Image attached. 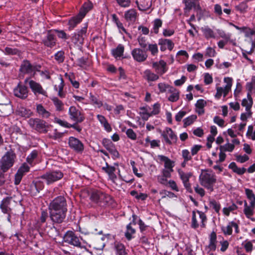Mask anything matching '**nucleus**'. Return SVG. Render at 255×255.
<instances>
[{
	"mask_svg": "<svg viewBox=\"0 0 255 255\" xmlns=\"http://www.w3.org/2000/svg\"><path fill=\"white\" fill-rule=\"evenodd\" d=\"M8 201L6 199H4L1 201L0 207L4 213H7L9 210Z\"/></svg>",
	"mask_w": 255,
	"mask_h": 255,
	"instance_id": "nucleus-55",
	"label": "nucleus"
},
{
	"mask_svg": "<svg viewBox=\"0 0 255 255\" xmlns=\"http://www.w3.org/2000/svg\"><path fill=\"white\" fill-rule=\"evenodd\" d=\"M15 96L20 99H25L28 96V90L26 86L18 84L13 90Z\"/></svg>",
	"mask_w": 255,
	"mask_h": 255,
	"instance_id": "nucleus-16",
	"label": "nucleus"
},
{
	"mask_svg": "<svg viewBox=\"0 0 255 255\" xmlns=\"http://www.w3.org/2000/svg\"><path fill=\"white\" fill-rule=\"evenodd\" d=\"M52 101L57 111H62L64 109V104L61 101L56 97L52 99Z\"/></svg>",
	"mask_w": 255,
	"mask_h": 255,
	"instance_id": "nucleus-47",
	"label": "nucleus"
},
{
	"mask_svg": "<svg viewBox=\"0 0 255 255\" xmlns=\"http://www.w3.org/2000/svg\"><path fill=\"white\" fill-rule=\"evenodd\" d=\"M253 100L252 98L251 93H248L247 97L243 99L242 102V106L245 107L246 111H251L253 106Z\"/></svg>",
	"mask_w": 255,
	"mask_h": 255,
	"instance_id": "nucleus-29",
	"label": "nucleus"
},
{
	"mask_svg": "<svg viewBox=\"0 0 255 255\" xmlns=\"http://www.w3.org/2000/svg\"><path fill=\"white\" fill-rule=\"evenodd\" d=\"M137 41L140 46L142 48H145L147 45L146 38L141 35L139 36Z\"/></svg>",
	"mask_w": 255,
	"mask_h": 255,
	"instance_id": "nucleus-61",
	"label": "nucleus"
},
{
	"mask_svg": "<svg viewBox=\"0 0 255 255\" xmlns=\"http://www.w3.org/2000/svg\"><path fill=\"white\" fill-rule=\"evenodd\" d=\"M137 13L135 9H130L125 13V18L127 21H134L136 19Z\"/></svg>",
	"mask_w": 255,
	"mask_h": 255,
	"instance_id": "nucleus-38",
	"label": "nucleus"
},
{
	"mask_svg": "<svg viewBox=\"0 0 255 255\" xmlns=\"http://www.w3.org/2000/svg\"><path fill=\"white\" fill-rule=\"evenodd\" d=\"M200 184L210 192L214 191V186L216 183V176L212 170H202L199 177Z\"/></svg>",
	"mask_w": 255,
	"mask_h": 255,
	"instance_id": "nucleus-1",
	"label": "nucleus"
},
{
	"mask_svg": "<svg viewBox=\"0 0 255 255\" xmlns=\"http://www.w3.org/2000/svg\"><path fill=\"white\" fill-rule=\"evenodd\" d=\"M207 218L205 214L201 212L197 211L196 212L193 211L192 212V227L196 229L199 227V220L201 223V226L203 227H205V222L206 221Z\"/></svg>",
	"mask_w": 255,
	"mask_h": 255,
	"instance_id": "nucleus-8",
	"label": "nucleus"
},
{
	"mask_svg": "<svg viewBox=\"0 0 255 255\" xmlns=\"http://www.w3.org/2000/svg\"><path fill=\"white\" fill-rule=\"evenodd\" d=\"M63 176V174L61 171L54 170L46 172L40 178L49 185L61 179Z\"/></svg>",
	"mask_w": 255,
	"mask_h": 255,
	"instance_id": "nucleus-4",
	"label": "nucleus"
},
{
	"mask_svg": "<svg viewBox=\"0 0 255 255\" xmlns=\"http://www.w3.org/2000/svg\"><path fill=\"white\" fill-rule=\"evenodd\" d=\"M162 21L159 18H156L153 21V32L155 34H157L159 32V28L161 27Z\"/></svg>",
	"mask_w": 255,
	"mask_h": 255,
	"instance_id": "nucleus-50",
	"label": "nucleus"
},
{
	"mask_svg": "<svg viewBox=\"0 0 255 255\" xmlns=\"http://www.w3.org/2000/svg\"><path fill=\"white\" fill-rule=\"evenodd\" d=\"M217 31L220 38H222L226 40H230L231 34L226 33L224 30L221 29H218Z\"/></svg>",
	"mask_w": 255,
	"mask_h": 255,
	"instance_id": "nucleus-54",
	"label": "nucleus"
},
{
	"mask_svg": "<svg viewBox=\"0 0 255 255\" xmlns=\"http://www.w3.org/2000/svg\"><path fill=\"white\" fill-rule=\"evenodd\" d=\"M64 53L62 51H58L54 55L55 59L59 63H62L64 60Z\"/></svg>",
	"mask_w": 255,
	"mask_h": 255,
	"instance_id": "nucleus-60",
	"label": "nucleus"
},
{
	"mask_svg": "<svg viewBox=\"0 0 255 255\" xmlns=\"http://www.w3.org/2000/svg\"><path fill=\"white\" fill-rule=\"evenodd\" d=\"M28 124L31 128L40 132H46V122L39 119H30Z\"/></svg>",
	"mask_w": 255,
	"mask_h": 255,
	"instance_id": "nucleus-10",
	"label": "nucleus"
},
{
	"mask_svg": "<svg viewBox=\"0 0 255 255\" xmlns=\"http://www.w3.org/2000/svg\"><path fill=\"white\" fill-rule=\"evenodd\" d=\"M253 113L251 111H246L245 113H242L241 115V120L243 122H246L248 119L250 118L252 116Z\"/></svg>",
	"mask_w": 255,
	"mask_h": 255,
	"instance_id": "nucleus-64",
	"label": "nucleus"
},
{
	"mask_svg": "<svg viewBox=\"0 0 255 255\" xmlns=\"http://www.w3.org/2000/svg\"><path fill=\"white\" fill-rule=\"evenodd\" d=\"M69 114L70 119L77 123H81L84 120V117L81 112L74 106L69 108Z\"/></svg>",
	"mask_w": 255,
	"mask_h": 255,
	"instance_id": "nucleus-14",
	"label": "nucleus"
},
{
	"mask_svg": "<svg viewBox=\"0 0 255 255\" xmlns=\"http://www.w3.org/2000/svg\"><path fill=\"white\" fill-rule=\"evenodd\" d=\"M24 83L28 84L34 95L37 96L41 95L47 97V92L43 88L42 86L36 81L26 78L24 80Z\"/></svg>",
	"mask_w": 255,
	"mask_h": 255,
	"instance_id": "nucleus-6",
	"label": "nucleus"
},
{
	"mask_svg": "<svg viewBox=\"0 0 255 255\" xmlns=\"http://www.w3.org/2000/svg\"><path fill=\"white\" fill-rule=\"evenodd\" d=\"M210 207L213 208L217 213H219L221 208L220 204L214 200L210 201Z\"/></svg>",
	"mask_w": 255,
	"mask_h": 255,
	"instance_id": "nucleus-59",
	"label": "nucleus"
},
{
	"mask_svg": "<svg viewBox=\"0 0 255 255\" xmlns=\"http://www.w3.org/2000/svg\"><path fill=\"white\" fill-rule=\"evenodd\" d=\"M58 80L59 81V83L58 85H55L54 86V89L58 91V95L60 98H64L65 97V94L63 92V87H64V81L61 76L58 77Z\"/></svg>",
	"mask_w": 255,
	"mask_h": 255,
	"instance_id": "nucleus-36",
	"label": "nucleus"
},
{
	"mask_svg": "<svg viewBox=\"0 0 255 255\" xmlns=\"http://www.w3.org/2000/svg\"><path fill=\"white\" fill-rule=\"evenodd\" d=\"M69 145L71 148L77 152H81L84 149V145L82 142L73 136L69 138Z\"/></svg>",
	"mask_w": 255,
	"mask_h": 255,
	"instance_id": "nucleus-15",
	"label": "nucleus"
},
{
	"mask_svg": "<svg viewBox=\"0 0 255 255\" xmlns=\"http://www.w3.org/2000/svg\"><path fill=\"white\" fill-rule=\"evenodd\" d=\"M160 111V104L158 103L154 104L152 106V110H150L151 116L158 114Z\"/></svg>",
	"mask_w": 255,
	"mask_h": 255,
	"instance_id": "nucleus-58",
	"label": "nucleus"
},
{
	"mask_svg": "<svg viewBox=\"0 0 255 255\" xmlns=\"http://www.w3.org/2000/svg\"><path fill=\"white\" fill-rule=\"evenodd\" d=\"M16 113L17 115L25 118L30 117L32 114L30 110L26 109L22 107H17Z\"/></svg>",
	"mask_w": 255,
	"mask_h": 255,
	"instance_id": "nucleus-37",
	"label": "nucleus"
},
{
	"mask_svg": "<svg viewBox=\"0 0 255 255\" xmlns=\"http://www.w3.org/2000/svg\"><path fill=\"white\" fill-rule=\"evenodd\" d=\"M234 144L228 142L225 145L220 146L219 149L224 151L231 152L234 150Z\"/></svg>",
	"mask_w": 255,
	"mask_h": 255,
	"instance_id": "nucleus-51",
	"label": "nucleus"
},
{
	"mask_svg": "<svg viewBox=\"0 0 255 255\" xmlns=\"http://www.w3.org/2000/svg\"><path fill=\"white\" fill-rule=\"evenodd\" d=\"M20 70L24 73H32V65L28 61H24L21 65Z\"/></svg>",
	"mask_w": 255,
	"mask_h": 255,
	"instance_id": "nucleus-41",
	"label": "nucleus"
},
{
	"mask_svg": "<svg viewBox=\"0 0 255 255\" xmlns=\"http://www.w3.org/2000/svg\"><path fill=\"white\" fill-rule=\"evenodd\" d=\"M97 117L99 122L104 127V129L107 132H110L112 130V128L105 117L101 115H98Z\"/></svg>",
	"mask_w": 255,
	"mask_h": 255,
	"instance_id": "nucleus-39",
	"label": "nucleus"
},
{
	"mask_svg": "<svg viewBox=\"0 0 255 255\" xmlns=\"http://www.w3.org/2000/svg\"><path fill=\"white\" fill-rule=\"evenodd\" d=\"M102 170L108 174L109 178L113 182H115L117 179L115 172L117 171L118 175L121 176L120 170L118 163H115L114 166H111L106 163V166L102 167Z\"/></svg>",
	"mask_w": 255,
	"mask_h": 255,
	"instance_id": "nucleus-9",
	"label": "nucleus"
},
{
	"mask_svg": "<svg viewBox=\"0 0 255 255\" xmlns=\"http://www.w3.org/2000/svg\"><path fill=\"white\" fill-rule=\"evenodd\" d=\"M245 193L247 198L251 201V204H255V194L252 190L246 188L245 189Z\"/></svg>",
	"mask_w": 255,
	"mask_h": 255,
	"instance_id": "nucleus-48",
	"label": "nucleus"
},
{
	"mask_svg": "<svg viewBox=\"0 0 255 255\" xmlns=\"http://www.w3.org/2000/svg\"><path fill=\"white\" fill-rule=\"evenodd\" d=\"M87 27H84L80 31H78L73 37V40L77 44H82L86 36Z\"/></svg>",
	"mask_w": 255,
	"mask_h": 255,
	"instance_id": "nucleus-25",
	"label": "nucleus"
},
{
	"mask_svg": "<svg viewBox=\"0 0 255 255\" xmlns=\"http://www.w3.org/2000/svg\"><path fill=\"white\" fill-rule=\"evenodd\" d=\"M135 225L134 223H130L126 227V231L125 235L127 239L130 241L133 238V235L135 233V230L132 227V225Z\"/></svg>",
	"mask_w": 255,
	"mask_h": 255,
	"instance_id": "nucleus-31",
	"label": "nucleus"
},
{
	"mask_svg": "<svg viewBox=\"0 0 255 255\" xmlns=\"http://www.w3.org/2000/svg\"><path fill=\"white\" fill-rule=\"evenodd\" d=\"M29 166L27 164V163H23L18 168L17 171L22 175H24L26 173L29 171Z\"/></svg>",
	"mask_w": 255,
	"mask_h": 255,
	"instance_id": "nucleus-56",
	"label": "nucleus"
},
{
	"mask_svg": "<svg viewBox=\"0 0 255 255\" xmlns=\"http://www.w3.org/2000/svg\"><path fill=\"white\" fill-rule=\"evenodd\" d=\"M16 155L13 151H8L0 160V172H6L15 162Z\"/></svg>",
	"mask_w": 255,
	"mask_h": 255,
	"instance_id": "nucleus-2",
	"label": "nucleus"
},
{
	"mask_svg": "<svg viewBox=\"0 0 255 255\" xmlns=\"http://www.w3.org/2000/svg\"><path fill=\"white\" fill-rule=\"evenodd\" d=\"M43 42L44 45L48 47H51L54 46L56 43L54 35L51 32H48Z\"/></svg>",
	"mask_w": 255,
	"mask_h": 255,
	"instance_id": "nucleus-32",
	"label": "nucleus"
},
{
	"mask_svg": "<svg viewBox=\"0 0 255 255\" xmlns=\"http://www.w3.org/2000/svg\"><path fill=\"white\" fill-rule=\"evenodd\" d=\"M11 108V106L9 104H0V111L1 113L4 114H8L9 113L8 110Z\"/></svg>",
	"mask_w": 255,
	"mask_h": 255,
	"instance_id": "nucleus-62",
	"label": "nucleus"
},
{
	"mask_svg": "<svg viewBox=\"0 0 255 255\" xmlns=\"http://www.w3.org/2000/svg\"><path fill=\"white\" fill-rule=\"evenodd\" d=\"M148 50L151 52L153 56L156 55L158 52V46L156 44H149L148 45Z\"/></svg>",
	"mask_w": 255,
	"mask_h": 255,
	"instance_id": "nucleus-53",
	"label": "nucleus"
},
{
	"mask_svg": "<svg viewBox=\"0 0 255 255\" xmlns=\"http://www.w3.org/2000/svg\"><path fill=\"white\" fill-rule=\"evenodd\" d=\"M167 94L169 95L168 96V100L171 102H176L179 99V91L173 87H171L168 89Z\"/></svg>",
	"mask_w": 255,
	"mask_h": 255,
	"instance_id": "nucleus-24",
	"label": "nucleus"
},
{
	"mask_svg": "<svg viewBox=\"0 0 255 255\" xmlns=\"http://www.w3.org/2000/svg\"><path fill=\"white\" fill-rule=\"evenodd\" d=\"M103 144L104 147L112 155L113 158L115 159L119 157V152L116 148L115 145L110 140L104 139Z\"/></svg>",
	"mask_w": 255,
	"mask_h": 255,
	"instance_id": "nucleus-17",
	"label": "nucleus"
},
{
	"mask_svg": "<svg viewBox=\"0 0 255 255\" xmlns=\"http://www.w3.org/2000/svg\"><path fill=\"white\" fill-rule=\"evenodd\" d=\"M229 168L233 170V172L236 173L239 175H242L246 171L245 168L238 167L235 162L231 163L229 165Z\"/></svg>",
	"mask_w": 255,
	"mask_h": 255,
	"instance_id": "nucleus-43",
	"label": "nucleus"
},
{
	"mask_svg": "<svg viewBox=\"0 0 255 255\" xmlns=\"http://www.w3.org/2000/svg\"><path fill=\"white\" fill-rule=\"evenodd\" d=\"M63 241L69 244L82 248L79 238L72 231H68L63 237Z\"/></svg>",
	"mask_w": 255,
	"mask_h": 255,
	"instance_id": "nucleus-11",
	"label": "nucleus"
},
{
	"mask_svg": "<svg viewBox=\"0 0 255 255\" xmlns=\"http://www.w3.org/2000/svg\"><path fill=\"white\" fill-rule=\"evenodd\" d=\"M117 3L121 7L127 8L130 6L131 4L130 0H116Z\"/></svg>",
	"mask_w": 255,
	"mask_h": 255,
	"instance_id": "nucleus-57",
	"label": "nucleus"
},
{
	"mask_svg": "<svg viewBox=\"0 0 255 255\" xmlns=\"http://www.w3.org/2000/svg\"><path fill=\"white\" fill-rule=\"evenodd\" d=\"M242 32L244 33L245 37L250 40V41L253 40L254 36L255 37V30L248 27H244Z\"/></svg>",
	"mask_w": 255,
	"mask_h": 255,
	"instance_id": "nucleus-42",
	"label": "nucleus"
},
{
	"mask_svg": "<svg viewBox=\"0 0 255 255\" xmlns=\"http://www.w3.org/2000/svg\"><path fill=\"white\" fill-rule=\"evenodd\" d=\"M87 11H81L76 16L73 17L69 20V28L73 29L78 23H79L85 16Z\"/></svg>",
	"mask_w": 255,
	"mask_h": 255,
	"instance_id": "nucleus-19",
	"label": "nucleus"
},
{
	"mask_svg": "<svg viewBox=\"0 0 255 255\" xmlns=\"http://www.w3.org/2000/svg\"><path fill=\"white\" fill-rule=\"evenodd\" d=\"M198 0H183V2L185 4V9L189 11L192 8L195 7L198 4Z\"/></svg>",
	"mask_w": 255,
	"mask_h": 255,
	"instance_id": "nucleus-46",
	"label": "nucleus"
},
{
	"mask_svg": "<svg viewBox=\"0 0 255 255\" xmlns=\"http://www.w3.org/2000/svg\"><path fill=\"white\" fill-rule=\"evenodd\" d=\"M38 152L33 150L27 157L26 162L31 166H34L37 162Z\"/></svg>",
	"mask_w": 255,
	"mask_h": 255,
	"instance_id": "nucleus-35",
	"label": "nucleus"
},
{
	"mask_svg": "<svg viewBox=\"0 0 255 255\" xmlns=\"http://www.w3.org/2000/svg\"><path fill=\"white\" fill-rule=\"evenodd\" d=\"M237 208V206L235 204H232L231 205L225 207L223 209V212L224 215L229 216L231 212H232Z\"/></svg>",
	"mask_w": 255,
	"mask_h": 255,
	"instance_id": "nucleus-52",
	"label": "nucleus"
},
{
	"mask_svg": "<svg viewBox=\"0 0 255 255\" xmlns=\"http://www.w3.org/2000/svg\"><path fill=\"white\" fill-rule=\"evenodd\" d=\"M152 66L157 74L162 75L167 71L166 63L162 60H160L158 62H153Z\"/></svg>",
	"mask_w": 255,
	"mask_h": 255,
	"instance_id": "nucleus-20",
	"label": "nucleus"
},
{
	"mask_svg": "<svg viewBox=\"0 0 255 255\" xmlns=\"http://www.w3.org/2000/svg\"><path fill=\"white\" fill-rule=\"evenodd\" d=\"M163 136L166 142L171 143L176 141L177 137L170 128H167L164 132Z\"/></svg>",
	"mask_w": 255,
	"mask_h": 255,
	"instance_id": "nucleus-26",
	"label": "nucleus"
},
{
	"mask_svg": "<svg viewBox=\"0 0 255 255\" xmlns=\"http://www.w3.org/2000/svg\"><path fill=\"white\" fill-rule=\"evenodd\" d=\"M158 44L160 45V49L161 51H164L166 49L172 50L174 47V43L169 39H159Z\"/></svg>",
	"mask_w": 255,
	"mask_h": 255,
	"instance_id": "nucleus-21",
	"label": "nucleus"
},
{
	"mask_svg": "<svg viewBox=\"0 0 255 255\" xmlns=\"http://www.w3.org/2000/svg\"><path fill=\"white\" fill-rule=\"evenodd\" d=\"M90 99L91 104L95 105L98 108H100L103 106L102 102L99 100L97 97L92 95L91 94H90Z\"/></svg>",
	"mask_w": 255,
	"mask_h": 255,
	"instance_id": "nucleus-49",
	"label": "nucleus"
},
{
	"mask_svg": "<svg viewBox=\"0 0 255 255\" xmlns=\"http://www.w3.org/2000/svg\"><path fill=\"white\" fill-rule=\"evenodd\" d=\"M224 82L226 83V85L224 88L221 87H216L217 92L215 97L217 99H220L222 95L225 97L231 90L233 79L231 77H225L224 79Z\"/></svg>",
	"mask_w": 255,
	"mask_h": 255,
	"instance_id": "nucleus-7",
	"label": "nucleus"
},
{
	"mask_svg": "<svg viewBox=\"0 0 255 255\" xmlns=\"http://www.w3.org/2000/svg\"><path fill=\"white\" fill-rule=\"evenodd\" d=\"M180 178L185 189L189 192H192L191 184L189 182V178L192 176L191 172H184L182 169L177 170Z\"/></svg>",
	"mask_w": 255,
	"mask_h": 255,
	"instance_id": "nucleus-12",
	"label": "nucleus"
},
{
	"mask_svg": "<svg viewBox=\"0 0 255 255\" xmlns=\"http://www.w3.org/2000/svg\"><path fill=\"white\" fill-rule=\"evenodd\" d=\"M49 210H57L58 211L67 212L66 200L63 196H59L55 198L49 205Z\"/></svg>",
	"mask_w": 255,
	"mask_h": 255,
	"instance_id": "nucleus-5",
	"label": "nucleus"
},
{
	"mask_svg": "<svg viewBox=\"0 0 255 255\" xmlns=\"http://www.w3.org/2000/svg\"><path fill=\"white\" fill-rule=\"evenodd\" d=\"M171 87V86H170L169 85L166 84L164 83H160L158 84V88L160 93H164L167 90L168 91V89Z\"/></svg>",
	"mask_w": 255,
	"mask_h": 255,
	"instance_id": "nucleus-63",
	"label": "nucleus"
},
{
	"mask_svg": "<svg viewBox=\"0 0 255 255\" xmlns=\"http://www.w3.org/2000/svg\"><path fill=\"white\" fill-rule=\"evenodd\" d=\"M66 213L57 210H50V218L53 222L60 223L65 219Z\"/></svg>",
	"mask_w": 255,
	"mask_h": 255,
	"instance_id": "nucleus-18",
	"label": "nucleus"
},
{
	"mask_svg": "<svg viewBox=\"0 0 255 255\" xmlns=\"http://www.w3.org/2000/svg\"><path fill=\"white\" fill-rule=\"evenodd\" d=\"M115 250L116 255H127L125 246L121 243L115 244Z\"/></svg>",
	"mask_w": 255,
	"mask_h": 255,
	"instance_id": "nucleus-44",
	"label": "nucleus"
},
{
	"mask_svg": "<svg viewBox=\"0 0 255 255\" xmlns=\"http://www.w3.org/2000/svg\"><path fill=\"white\" fill-rule=\"evenodd\" d=\"M233 228L235 230L236 233H239V226L238 224L234 222H230L227 226L222 227V231L225 235H231L232 234Z\"/></svg>",
	"mask_w": 255,
	"mask_h": 255,
	"instance_id": "nucleus-23",
	"label": "nucleus"
},
{
	"mask_svg": "<svg viewBox=\"0 0 255 255\" xmlns=\"http://www.w3.org/2000/svg\"><path fill=\"white\" fill-rule=\"evenodd\" d=\"M36 112L43 118H48L51 114L41 104H36Z\"/></svg>",
	"mask_w": 255,
	"mask_h": 255,
	"instance_id": "nucleus-34",
	"label": "nucleus"
},
{
	"mask_svg": "<svg viewBox=\"0 0 255 255\" xmlns=\"http://www.w3.org/2000/svg\"><path fill=\"white\" fill-rule=\"evenodd\" d=\"M124 49V45L120 44L115 49L112 50V54L116 58L121 57L123 55Z\"/></svg>",
	"mask_w": 255,
	"mask_h": 255,
	"instance_id": "nucleus-45",
	"label": "nucleus"
},
{
	"mask_svg": "<svg viewBox=\"0 0 255 255\" xmlns=\"http://www.w3.org/2000/svg\"><path fill=\"white\" fill-rule=\"evenodd\" d=\"M255 204L248 205L246 201L244 203V208L243 209V213L246 217L250 219L252 221H255V218L253 217L254 213V208Z\"/></svg>",
	"mask_w": 255,
	"mask_h": 255,
	"instance_id": "nucleus-22",
	"label": "nucleus"
},
{
	"mask_svg": "<svg viewBox=\"0 0 255 255\" xmlns=\"http://www.w3.org/2000/svg\"><path fill=\"white\" fill-rule=\"evenodd\" d=\"M90 199L101 205H107L112 201V198L110 195L99 190L93 191L90 195Z\"/></svg>",
	"mask_w": 255,
	"mask_h": 255,
	"instance_id": "nucleus-3",
	"label": "nucleus"
},
{
	"mask_svg": "<svg viewBox=\"0 0 255 255\" xmlns=\"http://www.w3.org/2000/svg\"><path fill=\"white\" fill-rule=\"evenodd\" d=\"M157 157L160 161L164 162V169H170V171L173 170V168L174 166V162L173 161L162 155H159Z\"/></svg>",
	"mask_w": 255,
	"mask_h": 255,
	"instance_id": "nucleus-27",
	"label": "nucleus"
},
{
	"mask_svg": "<svg viewBox=\"0 0 255 255\" xmlns=\"http://www.w3.org/2000/svg\"><path fill=\"white\" fill-rule=\"evenodd\" d=\"M216 234L215 232H213L211 233L210 236V243L207 247V250L208 252L215 251L216 249Z\"/></svg>",
	"mask_w": 255,
	"mask_h": 255,
	"instance_id": "nucleus-33",
	"label": "nucleus"
},
{
	"mask_svg": "<svg viewBox=\"0 0 255 255\" xmlns=\"http://www.w3.org/2000/svg\"><path fill=\"white\" fill-rule=\"evenodd\" d=\"M143 78L148 82L155 81L158 79L159 76L157 74H155L149 69L145 70L143 72Z\"/></svg>",
	"mask_w": 255,
	"mask_h": 255,
	"instance_id": "nucleus-28",
	"label": "nucleus"
},
{
	"mask_svg": "<svg viewBox=\"0 0 255 255\" xmlns=\"http://www.w3.org/2000/svg\"><path fill=\"white\" fill-rule=\"evenodd\" d=\"M139 110V115L143 120L147 121L152 116L150 113L151 108L149 106L140 107Z\"/></svg>",
	"mask_w": 255,
	"mask_h": 255,
	"instance_id": "nucleus-30",
	"label": "nucleus"
},
{
	"mask_svg": "<svg viewBox=\"0 0 255 255\" xmlns=\"http://www.w3.org/2000/svg\"><path fill=\"white\" fill-rule=\"evenodd\" d=\"M201 31L203 33L204 37L208 39L210 38H215V34L214 31L209 27L208 26H205L201 28Z\"/></svg>",
	"mask_w": 255,
	"mask_h": 255,
	"instance_id": "nucleus-40",
	"label": "nucleus"
},
{
	"mask_svg": "<svg viewBox=\"0 0 255 255\" xmlns=\"http://www.w3.org/2000/svg\"><path fill=\"white\" fill-rule=\"evenodd\" d=\"M131 55L133 59L138 62H143L147 58L146 51L139 48H134L131 51Z\"/></svg>",
	"mask_w": 255,
	"mask_h": 255,
	"instance_id": "nucleus-13",
	"label": "nucleus"
}]
</instances>
